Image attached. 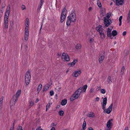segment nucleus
<instances>
[{
  "label": "nucleus",
  "instance_id": "1",
  "mask_svg": "<svg viewBox=\"0 0 130 130\" xmlns=\"http://www.w3.org/2000/svg\"><path fill=\"white\" fill-rule=\"evenodd\" d=\"M30 72L29 70H28L26 73L25 76V81L27 85H28L30 82Z\"/></svg>",
  "mask_w": 130,
  "mask_h": 130
},
{
  "label": "nucleus",
  "instance_id": "2",
  "mask_svg": "<svg viewBox=\"0 0 130 130\" xmlns=\"http://www.w3.org/2000/svg\"><path fill=\"white\" fill-rule=\"evenodd\" d=\"M67 11L66 8H64L61 14L60 20V22L61 23H62L65 20L66 16Z\"/></svg>",
  "mask_w": 130,
  "mask_h": 130
},
{
  "label": "nucleus",
  "instance_id": "3",
  "mask_svg": "<svg viewBox=\"0 0 130 130\" xmlns=\"http://www.w3.org/2000/svg\"><path fill=\"white\" fill-rule=\"evenodd\" d=\"M82 92V88L80 87L77 89L72 95L75 99H77L78 98Z\"/></svg>",
  "mask_w": 130,
  "mask_h": 130
},
{
  "label": "nucleus",
  "instance_id": "4",
  "mask_svg": "<svg viewBox=\"0 0 130 130\" xmlns=\"http://www.w3.org/2000/svg\"><path fill=\"white\" fill-rule=\"evenodd\" d=\"M61 59L64 61H69L70 60L69 56L67 53H63L62 54Z\"/></svg>",
  "mask_w": 130,
  "mask_h": 130
},
{
  "label": "nucleus",
  "instance_id": "5",
  "mask_svg": "<svg viewBox=\"0 0 130 130\" xmlns=\"http://www.w3.org/2000/svg\"><path fill=\"white\" fill-rule=\"evenodd\" d=\"M69 18L71 20L72 22H75L76 20V14L74 12L71 13L69 16L67 18Z\"/></svg>",
  "mask_w": 130,
  "mask_h": 130
},
{
  "label": "nucleus",
  "instance_id": "6",
  "mask_svg": "<svg viewBox=\"0 0 130 130\" xmlns=\"http://www.w3.org/2000/svg\"><path fill=\"white\" fill-rule=\"evenodd\" d=\"M113 121V119H111L109 120L107 123L106 127L105 130H110L112 123L111 122Z\"/></svg>",
  "mask_w": 130,
  "mask_h": 130
},
{
  "label": "nucleus",
  "instance_id": "7",
  "mask_svg": "<svg viewBox=\"0 0 130 130\" xmlns=\"http://www.w3.org/2000/svg\"><path fill=\"white\" fill-rule=\"evenodd\" d=\"M104 23L106 27H108L110 24L112 23L110 19H107L106 17H104Z\"/></svg>",
  "mask_w": 130,
  "mask_h": 130
},
{
  "label": "nucleus",
  "instance_id": "8",
  "mask_svg": "<svg viewBox=\"0 0 130 130\" xmlns=\"http://www.w3.org/2000/svg\"><path fill=\"white\" fill-rule=\"evenodd\" d=\"M107 99L106 97L104 98L103 100V103L102 104V108L104 110V111H105V108L106 107V105L107 103Z\"/></svg>",
  "mask_w": 130,
  "mask_h": 130
},
{
  "label": "nucleus",
  "instance_id": "9",
  "mask_svg": "<svg viewBox=\"0 0 130 130\" xmlns=\"http://www.w3.org/2000/svg\"><path fill=\"white\" fill-rule=\"evenodd\" d=\"M96 29L98 32H99V33L102 32V31H103L104 30L101 25H99L97 26L96 28Z\"/></svg>",
  "mask_w": 130,
  "mask_h": 130
},
{
  "label": "nucleus",
  "instance_id": "10",
  "mask_svg": "<svg viewBox=\"0 0 130 130\" xmlns=\"http://www.w3.org/2000/svg\"><path fill=\"white\" fill-rule=\"evenodd\" d=\"M18 100V99H17L15 98L14 96H13V98L11 101L10 102L11 104L12 105H14Z\"/></svg>",
  "mask_w": 130,
  "mask_h": 130
},
{
  "label": "nucleus",
  "instance_id": "11",
  "mask_svg": "<svg viewBox=\"0 0 130 130\" xmlns=\"http://www.w3.org/2000/svg\"><path fill=\"white\" fill-rule=\"evenodd\" d=\"M113 105V103H111L109 107L107 109L106 113L107 114H109L112 110V107Z\"/></svg>",
  "mask_w": 130,
  "mask_h": 130
},
{
  "label": "nucleus",
  "instance_id": "12",
  "mask_svg": "<svg viewBox=\"0 0 130 130\" xmlns=\"http://www.w3.org/2000/svg\"><path fill=\"white\" fill-rule=\"evenodd\" d=\"M81 73V72L80 71H75L74 72L73 74L72 75L75 77H77Z\"/></svg>",
  "mask_w": 130,
  "mask_h": 130
},
{
  "label": "nucleus",
  "instance_id": "13",
  "mask_svg": "<svg viewBox=\"0 0 130 130\" xmlns=\"http://www.w3.org/2000/svg\"><path fill=\"white\" fill-rule=\"evenodd\" d=\"M29 35V31H25L24 39L25 41H27L28 40Z\"/></svg>",
  "mask_w": 130,
  "mask_h": 130
},
{
  "label": "nucleus",
  "instance_id": "14",
  "mask_svg": "<svg viewBox=\"0 0 130 130\" xmlns=\"http://www.w3.org/2000/svg\"><path fill=\"white\" fill-rule=\"evenodd\" d=\"M100 14L101 17L104 16L106 14L105 9L104 8H102L100 10Z\"/></svg>",
  "mask_w": 130,
  "mask_h": 130
},
{
  "label": "nucleus",
  "instance_id": "15",
  "mask_svg": "<svg viewBox=\"0 0 130 130\" xmlns=\"http://www.w3.org/2000/svg\"><path fill=\"white\" fill-rule=\"evenodd\" d=\"M104 55L101 56L99 57V61L100 63H101L104 60V58L105 52L104 53Z\"/></svg>",
  "mask_w": 130,
  "mask_h": 130
},
{
  "label": "nucleus",
  "instance_id": "16",
  "mask_svg": "<svg viewBox=\"0 0 130 130\" xmlns=\"http://www.w3.org/2000/svg\"><path fill=\"white\" fill-rule=\"evenodd\" d=\"M8 19H5L4 28L5 29H7L8 25Z\"/></svg>",
  "mask_w": 130,
  "mask_h": 130
},
{
  "label": "nucleus",
  "instance_id": "17",
  "mask_svg": "<svg viewBox=\"0 0 130 130\" xmlns=\"http://www.w3.org/2000/svg\"><path fill=\"white\" fill-rule=\"evenodd\" d=\"M123 0H116V4L117 5H122L123 3Z\"/></svg>",
  "mask_w": 130,
  "mask_h": 130
},
{
  "label": "nucleus",
  "instance_id": "18",
  "mask_svg": "<svg viewBox=\"0 0 130 130\" xmlns=\"http://www.w3.org/2000/svg\"><path fill=\"white\" fill-rule=\"evenodd\" d=\"M21 93V91L20 90H19L16 93V95L15 96H14L15 98L17 99H18V97L20 96Z\"/></svg>",
  "mask_w": 130,
  "mask_h": 130
},
{
  "label": "nucleus",
  "instance_id": "19",
  "mask_svg": "<svg viewBox=\"0 0 130 130\" xmlns=\"http://www.w3.org/2000/svg\"><path fill=\"white\" fill-rule=\"evenodd\" d=\"M99 34L100 35V37L102 40H103L105 37V35L104 34L103 31L99 33Z\"/></svg>",
  "mask_w": 130,
  "mask_h": 130
},
{
  "label": "nucleus",
  "instance_id": "20",
  "mask_svg": "<svg viewBox=\"0 0 130 130\" xmlns=\"http://www.w3.org/2000/svg\"><path fill=\"white\" fill-rule=\"evenodd\" d=\"M77 60L76 59H74L73 62L71 63H69V65H70V66L72 67L75 65V63L77 62Z\"/></svg>",
  "mask_w": 130,
  "mask_h": 130
},
{
  "label": "nucleus",
  "instance_id": "21",
  "mask_svg": "<svg viewBox=\"0 0 130 130\" xmlns=\"http://www.w3.org/2000/svg\"><path fill=\"white\" fill-rule=\"evenodd\" d=\"M10 11H7L5 12V19H8L9 18V14Z\"/></svg>",
  "mask_w": 130,
  "mask_h": 130
},
{
  "label": "nucleus",
  "instance_id": "22",
  "mask_svg": "<svg viewBox=\"0 0 130 130\" xmlns=\"http://www.w3.org/2000/svg\"><path fill=\"white\" fill-rule=\"evenodd\" d=\"M87 87V85H86L84 86L82 88V91L83 93L85 92Z\"/></svg>",
  "mask_w": 130,
  "mask_h": 130
},
{
  "label": "nucleus",
  "instance_id": "23",
  "mask_svg": "<svg viewBox=\"0 0 130 130\" xmlns=\"http://www.w3.org/2000/svg\"><path fill=\"white\" fill-rule=\"evenodd\" d=\"M127 23H129L130 22V10L129 11L127 18Z\"/></svg>",
  "mask_w": 130,
  "mask_h": 130
},
{
  "label": "nucleus",
  "instance_id": "24",
  "mask_svg": "<svg viewBox=\"0 0 130 130\" xmlns=\"http://www.w3.org/2000/svg\"><path fill=\"white\" fill-rule=\"evenodd\" d=\"M67 102V100L66 99H64L62 101L61 104L62 105H64L66 104Z\"/></svg>",
  "mask_w": 130,
  "mask_h": 130
},
{
  "label": "nucleus",
  "instance_id": "25",
  "mask_svg": "<svg viewBox=\"0 0 130 130\" xmlns=\"http://www.w3.org/2000/svg\"><path fill=\"white\" fill-rule=\"evenodd\" d=\"M67 20L66 22V24L68 26H70V25L71 22H72L71 20L69 18H67Z\"/></svg>",
  "mask_w": 130,
  "mask_h": 130
},
{
  "label": "nucleus",
  "instance_id": "26",
  "mask_svg": "<svg viewBox=\"0 0 130 130\" xmlns=\"http://www.w3.org/2000/svg\"><path fill=\"white\" fill-rule=\"evenodd\" d=\"M86 122L84 121L83 122V124L82 125V127H83L82 130H85L86 128Z\"/></svg>",
  "mask_w": 130,
  "mask_h": 130
},
{
  "label": "nucleus",
  "instance_id": "27",
  "mask_svg": "<svg viewBox=\"0 0 130 130\" xmlns=\"http://www.w3.org/2000/svg\"><path fill=\"white\" fill-rule=\"evenodd\" d=\"M42 87V85L41 84H40L38 87L37 89V91L38 92V93L41 90Z\"/></svg>",
  "mask_w": 130,
  "mask_h": 130
},
{
  "label": "nucleus",
  "instance_id": "28",
  "mask_svg": "<svg viewBox=\"0 0 130 130\" xmlns=\"http://www.w3.org/2000/svg\"><path fill=\"white\" fill-rule=\"evenodd\" d=\"M87 116L90 117L91 118H94L95 117V115L93 112L88 114L87 115Z\"/></svg>",
  "mask_w": 130,
  "mask_h": 130
},
{
  "label": "nucleus",
  "instance_id": "29",
  "mask_svg": "<svg viewBox=\"0 0 130 130\" xmlns=\"http://www.w3.org/2000/svg\"><path fill=\"white\" fill-rule=\"evenodd\" d=\"M107 36L108 37H109L110 39H112V37L111 32H110L109 31H107Z\"/></svg>",
  "mask_w": 130,
  "mask_h": 130
},
{
  "label": "nucleus",
  "instance_id": "30",
  "mask_svg": "<svg viewBox=\"0 0 130 130\" xmlns=\"http://www.w3.org/2000/svg\"><path fill=\"white\" fill-rule=\"evenodd\" d=\"M52 104V103H47V104L46 106V111L47 109L50 107V106Z\"/></svg>",
  "mask_w": 130,
  "mask_h": 130
},
{
  "label": "nucleus",
  "instance_id": "31",
  "mask_svg": "<svg viewBox=\"0 0 130 130\" xmlns=\"http://www.w3.org/2000/svg\"><path fill=\"white\" fill-rule=\"evenodd\" d=\"M49 86L48 85L45 86L44 88V89L43 90V91H46V90H47L49 89Z\"/></svg>",
  "mask_w": 130,
  "mask_h": 130
},
{
  "label": "nucleus",
  "instance_id": "32",
  "mask_svg": "<svg viewBox=\"0 0 130 130\" xmlns=\"http://www.w3.org/2000/svg\"><path fill=\"white\" fill-rule=\"evenodd\" d=\"M81 47L80 44H77L76 46V48L77 50L81 48Z\"/></svg>",
  "mask_w": 130,
  "mask_h": 130
},
{
  "label": "nucleus",
  "instance_id": "33",
  "mask_svg": "<svg viewBox=\"0 0 130 130\" xmlns=\"http://www.w3.org/2000/svg\"><path fill=\"white\" fill-rule=\"evenodd\" d=\"M117 31L116 30H113L112 31V34L113 36H115L117 35Z\"/></svg>",
  "mask_w": 130,
  "mask_h": 130
},
{
  "label": "nucleus",
  "instance_id": "34",
  "mask_svg": "<svg viewBox=\"0 0 130 130\" xmlns=\"http://www.w3.org/2000/svg\"><path fill=\"white\" fill-rule=\"evenodd\" d=\"M25 31H29V24H25Z\"/></svg>",
  "mask_w": 130,
  "mask_h": 130
},
{
  "label": "nucleus",
  "instance_id": "35",
  "mask_svg": "<svg viewBox=\"0 0 130 130\" xmlns=\"http://www.w3.org/2000/svg\"><path fill=\"white\" fill-rule=\"evenodd\" d=\"M111 77L110 76H109L107 78V80L108 83L110 84L111 82Z\"/></svg>",
  "mask_w": 130,
  "mask_h": 130
},
{
  "label": "nucleus",
  "instance_id": "36",
  "mask_svg": "<svg viewBox=\"0 0 130 130\" xmlns=\"http://www.w3.org/2000/svg\"><path fill=\"white\" fill-rule=\"evenodd\" d=\"M63 113L64 112L62 110H61L59 112V114L61 116H62L63 115Z\"/></svg>",
  "mask_w": 130,
  "mask_h": 130
},
{
  "label": "nucleus",
  "instance_id": "37",
  "mask_svg": "<svg viewBox=\"0 0 130 130\" xmlns=\"http://www.w3.org/2000/svg\"><path fill=\"white\" fill-rule=\"evenodd\" d=\"M6 11H10V5H8V6L7 8Z\"/></svg>",
  "mask_w": 130,
  "mask_h": 130
},
{
  "label": "nucleus",
  "instance_id": "38",
  "mask_svg": "<svg viewBox=\"0 0 130 130\" xmlns=\"http://www.w3.org/2000/svg\"><path fill=\"white\" fill-rule=\"evenodd\" d=\"M125 70V68L124 67H122L121 70V73L122 74H123Z\"/></svg>",
  "mask_w": 130,
  "mask_h": 130
},
{
  "label": "nucleus",
  "instance_id": "39",
  "mask_svg": "<svg viewBox=\"0 0 130 130\" xmlns=\"http://www.w3.org/2000/svg\"><path fill=\"white\" fill-rule=\"evenodd\" d=\"M94 38H90L89 41L90 43H91L94 42Z\"/></svg>",
  "mask_w": 130,
  "mask_h": 130
},
{
  "label": "nucleus",
  "instance_id": "40",
  "mask_svg": "<svg viewBox=\"0 0 130 130\" xmlns=\"http://www.w3.org/2000/svg\"><path fill=\"white\" fill-rule=\"evenodd\" d=\"M97 5L99 7H101L102 5L99 0L97 1Z\"/></svg>",
  "mask_w": 130,
  "mask_h": 130
},
{
  "label": "nucleus",
  "instance_id": "41",
  "mask_svg": "<svg viewBox=\"0 0 130 130\" xmlns=\"http://www.w3.org/2000/svg\"><path fill=\"white\" fill-rule=\"evenodd\" d=\"M34 104V102L32 101H30L29 102V106H32Z\"/></svg>",
  "mask_w": 130,
  "mask_h": 130
},
{
  "label": "nucleus",
  "instance_id": "42",
  "mask_svg": "<svg viewBox=\"0 0 130 130\" xmlns=\"http://www.w3.org/2000/svg\"><path fill=\"white\" fill-rule=\"evenodd\" d=\"M18 130H23L22 126H19L17 128Z\"/></svg>",
  "mask_w": 130,
  "mask_h": 130
},
{
  "label": "nucleus",
  "instance_id": "43",
  "mask_svg": "<svg viewBox=\"0 0 130 130\" xmlns=\"http://www.w3.org/2000/svg\"><path fill=\"white\" fill-rule=\"evenodd\" d=\"M75 99L73 97V95H72V96L70 98V100L71 101H73L75 99Z\"/></svg>",
  "mask_w": 130,
  "mask_h": 130
},
{
  "label": "nucleus",
  "instance_id": "44",
  "mask_svg": "<svg viewBox=\"0 0 130 130\" xmlns=\"http://www.w3.org/2000/svg\"><path fill=\"white\" fill-rule=\"evenodd\" d=\"M101 92L103 94H104L105 93V89H101Z\"/></svg>",
  "mask_w": 130,
  "mask_h": 130
},
{
  "label": "nucleus",
  "instance_id": "45",
  "mask_svg": "<svg viewBox=\"0 0 130 130\" xmlns=\"http://www.w3.org/2000/svg\"><path fill=\"white\" fill-rule=\"evenodd\" d=\"M43 0H40L39 4V6H41V7L43 5Z\"/></svg>",
  "mask_w": 130,
  "mask_h": 130
},
{
  "label": "nucleus",
  "instance_id": "46",
  "mask_svg": "<svg viewBox=\"0 0 130 130\" xmlns=\"http://www.w3.org/2000/svg\"><path fill=\"white\" fill-rule=\"evenodd\" d=\"M50 95L52 96L54 95V92L53 91H51L50 92Z\"/></svg>",
  "mask_w": 130,
  "mask_h": 130
},
{
  "label": "nucleus",
  "instance_id": "47",
  "mask_svg": "<svg viewBox=\"0 0 130 130\" xmlns=\"http://www.w3.org/2000/svg\"><path fill=\"white\" fill-rule=\"evenodd\" d=\"M41 7V6H38V8L37 10V12H38L40 10Z\"/></svg>",
  "mask_w": 130,
  "mask_h": 130
},
{
  "label": "nucleus",
  "instance_id": "48",
  "mask_svg": "<svg viewBox=\"0 0 130 130\" xmlns=\"http://www.w3.org/2000/svg\"><path fill=\"white\" fill-rule=\"evenodd\" d=\"M21 8L23 10L26 9L24 5H22L21 6Z\"/></svg>",
  "mask_w": 130,
  "mask_h": 130
},
{
  "label": "nucleus",
  "instance_id": "49",
  "mask_svg": "<svg viewBox=\"0 0 130 130\" xmlns=\"http://www.w3.org/2000/svg\"><path fill=\"white\" fill-rule=\"evenodd\" d=\"M36 130H43L42 129L40 126L38 127L36 129Z\"/></svg>",
  "mask_w": 130,
  "mask_h": 130
},
{
  "label": "nucleus",
  "instance_id": "50",
  "mask_svg": "<svg viewBox=\"0 0 130 130\" xmlns=\"http://www.w3.org/2000/svg\"><path fill=\"white\" fill-rule=\"evenodd\" d=\"M94 89L93 88H91L90 90V92H93L94 91Z\"/></svg>",
  "mask_w": 130,
  "mask_h": 130
},
{
  "label": "nucleus",
  "instance_id": "51",
  "mask_svg": "<svg viewBox=\"0 0 130 130\" xmlns=\"http://www.w3.org/2000/svg\"><path fill=\"white\" fill-rule=\"evenodd\" d=\"M2 8H5V3H3L2 4Z\"/></svg>",
  "mask_w": 130,
  "mask_h": 130
},
{
  "label": "nucleus",
  "instance_id": "52",
  "mask_svg": "<svg viewBox=\"0 0 130 130\" xmlns=\"http://www.w3.org/2000/svg\"><path fill=\"white\" fill-rule=\"evenodd\" d=\"M105 17L107 19H108L110 17V16L108 14H107L106 17Z\"/></svg>",
  "mask_w": 130,
  "mask_h": 130
},
{
  "label": "nucleus",
  "instance_id": "53",
  "mask_svg": "<svg viewBox=\"0 0 130 130\" xmlns=\"http://www.w3.org/2000/svg\"><path fill=\"white\" fill-rule=\"evenodd\" d=\"M4 8H2L1 9V12L2 13H3L4 11Z\"/></svg>",
  "mask_w": 130,
  "mask_h": 130
},
{
  "label": "nucleus",
  "instance_id": "54",
  "mask_svg": "<svg viewBox=\"0 0 130 130\" xmlns=\"http://www.w3.org/2000/svg\"><path fill=\"white\" fill-rule=\"evenodd\" d=\"M122 18V16H120L119 19V21H121V20Z\"/></svg>",
  "mask_w": 130,
  "mask_h": 130
},
{
  "label": "nucleus",
  "instance_id": "55",
  "mask_svg": "<svg viewBox=\"0 0 130 130\" xmlns=\"http://www.w3.org/2000/svg\"><path fill=\"white\" fill-rule=\"evenodd\" d=\"M126 31H124L123 33V35L124 36H125L126 34Z\"/></svg>",
  "mask_w": 130,
  "mask_h": 130
},
{
  "label": "nucleus",
  "instance_id": "56",
  "mask_svg": "<svg viewBox=\"0 0 130 130\" xmlns=\"http://www.w3.org/2000/svg\"><path fill=\"white\" fill-rule=\"evenodd\" d=\"M14 123H13V126L11 128L10 130H14Z\"/></svg>",
  "mask_w": 130,
  "mask_h": 130
},
{
  "label": "nucleus",
  "instance_id": "57",
  "mask_svg": "<svg viewBox=\"0 0 130 130\" xmlns=\"http://www.w3.org/2000/svg\"><path fill=\"white\" fill-rule=\"evenodd\" d=\"M95 100L97 101L98 102L99 100V98L97 97L96 98Z\"/></svg>",
  "mask_w": 130,
  "mask_h": 130
},
{
  "label": "nucleus",
  "instance_id": "58",
  "mask_svg": "<svg viewBox=\"0 0 130 130\" xmlns=\"http://www.w3.org/2000/svg\"><path fill=\"white\" fill-rule=\"evenodd\" d=\"M56 125V124H55L54 123H52L51 124V126H55Z\"/></svg>",
  "mask_w": 130,
  "mask_h": 130
},
{
  "label": "nucleus",
  "instance_id": "59",
  "mask_svg": "<svg viewBox=\"0 0 130 130\" xmlns=\"http://www.w3.org/2000/svg\"><path fill=\"white\" fill-rule=\"evenodd\" d=\"M10 24L11 26H12L13 25V22L12 21L10 22Z\"/></svg>",
  "mask_w": 130,
  "mask_h": 130
},
{
  "label": "nucleus",
  "instance_id": "60",
  "mask_svg": "<svg viewBox=\"0 0 130 130\" xmlns=\"http://www.w3.org/2000/svg\"><path fill=\"white\" fill-rule=\"evenodd\" d=\"M111 29H110L109 28H108V30L107 31H109L110 32H111Z\"/></svg>",
  "mask_w": 130,
  "mask_h": 130
},
{
  "label": "nucleus",
  "instance_id": "61",
  "mask_svg": "<svg viewBox=\"0 0 130 130\" xmlns=\"http://www.w3.org/2000/svg\"><path fill=\"white\" fill-rule=\"evenodd\" d=\"M88 130H94L91 127H90L88 128Z\"/></svg>",
  "mask_w": 130,
  "mask_h": 130
},
{
  "label": "nucleus",
  "instance_id": "62",
  "mask_svg": "<svg viewBox=\"0 0 130 130\" xmlns=\"http://www.w3.org/2000/svg\"><path fill=\"white\" fill-rule=\"evenodd\" d=\"M128 127L127 126L125 127L124 130H128Z\"/></svg>",
  "mask_w": 130,
  "mask_h": 130
},
{
  "label": "nucleus",
  "instance_id": "63",
  "mask_svg": "<svg viewBox=\"0 0 130 130\" xmlns=\"http://www.w3.org/2000/svg\"><path fill=\"white\" fill-rule=\"evenodd\" d=\"M4 99V97L3 96H2L1 99L0 101H3V100Z\"/></svg>",
  "mask_w": 130,
  "mask_h": 130
},
{
  "label": "nucleus",
  "instance_id": "64",
  "mask_svg": "<svg viewBox=\"0 0 130 130\" xmlns=\"http://www.w3.org/2000/svg\"><path fill=\"white\" fill-rule=\"evenodd\" d=\"M50 130H55V129L54 127H52Z\"/></svg>",
  "mask_w": 130,
  "mask_h": 130
}]
</instances>
